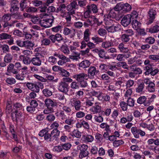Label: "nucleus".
Here are the masks:
<instances>
[{"instance_id": "nucleus-1", "label": "nucleus", "mask_w": 159, "mask_h": 159, "mask_svg": "<svg viewBox=\"0 0 159 159\" xmlns=\"http://www.w3.org/2000/svg\"><path fill=\"white\" fill-rule=\"evenodd\" d=\"M28 88L32 92L29 94L30 97L31 98H34L36 96V93H38L40 90V88H42L43 84L41 82H28L26 84Z\"/></svg>"}, {"instance_id": "nucleus-2", "label": "nucleus", "mask_w": 159, "mask_h": 159, "mask_svg": "<svg viewBox=\"0 0 159 159\" xmlns=\"http://www.w3.org/2000/svg\"><path fill=\"white\" fill-rule=\"evenodd\" d=\"M138 16V13L135 11H133L130 14L125 15L121 20V25L124 27L128 26L130 24L131 20L137 18Z\"/></svg>"}, {"instance_id": "nucleus-3", "label": "nucleus", "mask_w": 159, "mask_h": 159, "mask_svg": "<svg viewBox=\"0 0 159 159\" xmlns=\"http://www.w3.org/2000/svg\"><path fill=\"white\" fill-rule=\"evenodd\" d=\"M60 131L57 129H54L49 133L48 132L47 134L45 135L44 137V140L48 142H52L54 140H57L60 134Z\"/></svg>"}, {"instance_id": "nucleus-4", "label": "nucleus", "mask_w": 159, "mask_h": 159, "mask_svg": "<svg viewBox=\"0 0 159 159\" xmlns=\"http://www.w3.org/2000/svg\"><path fill=\"white\" fill-rule=\"evenodd\" d=\"M116 16V14L113 10H111L109 14L105 15L104 16V20L105 24L106 25H109L113 24L115 22L114 19Z\"/></svg>"}, {"instance_id": "nucleus-5", "label": "nucleus", "mask_w": 159, "mask_h": 159, "mask_svg": "<svg viewBox=\"0 0 159 159\" xmlns=\"http://www.w3.org/2000/svg\"><path fill=\"white\" fill-rule=\"evenodd\" d=\"M98 72L99 71L96 70L95 67L93 66H90L88 70L87 74V77L88 79H93Z\"/></svg>"}, {"instance_id": "nucleus-6", "label": "nucleus", "mask_w": 159, "mask_h": 159, "mask_svg": "<svg viewBox=\"0 0 159 159\" xmlns=\"http://www.w3.org/2000/svg\"><path fill=\"white\" fill-rule=\"evenodd\" d=\"M70 102L72 106L74 107L76 111L83 110V109L82 108V105L81 104V102L78 99L75 98L72 99Z\"/></svg>"}, {"instance_id": "nucleus-7", "label": "nucleus", "mask_w": 159, "mask_h": 159, "mask_svg": "<svg viewBox=\"0 0 159 159\" xmlns=\"http://www.w3.org/2000/svg\"><path fill=\"white\" fill-rule=\"evenodd\" d=\"M146 71L145 72L146 75L150 74L152 75H155L159 71V69L157 68L155 69L151 65H149L145 67Z\"/></svg>"}, {"instance_id": "nucleus-8", "label": "nucleus", "mask_w": 159, "mask_h": 159, "mask_svg": "<svg viewBox=\"0 0 159 159\" xmlns=\"http://www.w3.org/2000/svg\"><path fill=\"white\" fill-rule=\"evenodd\" d=\"M23 111H14L11 113V117L13 121L17 122L18 120L22 116Z\"/></svg>"}, {"instance_id": "nucleus-9", "label": "nucleus", "mask_w": 159, "mask_h": 159, "mask_svg": "<svg viewBox=\"0 0 159 159\" xmlns=\"http://www.w3.org/2000/svg\"><path fill=\"white\" fill-rule=\"evenodd\" d=\"M53 20L51 19H45L40 21V24L41 26L45 28L49 27L52 26Z\"/></svg>"}, {"instance_id": "nucleus-10", "label": "nucleus", "mask_w": 159, "mask_h": 159, "mask_svg": "<svg viewBox=\"0 0 159 159\" xmlns=\"http://www.w3.org/2000/svg\"><path fill=\"white\" fill-rule=\"evenodd\" d=\"M125 33L122 34L121 35L120 38L121 40H129L131 39L130 38L133 34V32L132 30L129 29L126 30L125 31Z\"/></svg>"}, {"instance_id": "nucleus-11", "label": "nucleus", "mask_w": 159, "mask_h": 159, "mask_svg": "<svg viewBox=\"0 0 159 159\" xmlns=\"http://www.w3.org/2000/svg\"><path fill=\"white\" fill-rule=\"evenodd\" d=\"M11 7L10 10L11 11L12 15H14L17 12V11L19 9L17 6L18 2L16 0H13L11 2Z\"/></svg>"}, {"instance_id": "nucleus-12", "label": "nucleus", "mask_w": 159, "mask_h": 159, "mask_svg": "<svg viewBox=\"0 0 159 159\" xmlns=\"http://www.w3.org/2000/svg\"><path fill=\"white\" fill-rule=\"evenodd\" d=\"M59 90L61 92L67 93L68 91V84L65 82H61L59 83Z\"/></svg>"}, {"instance_id": "nucleus-13", "label": "nucleus", "mask_w": 159, "mask_h": 159, "mask_svg": "<svg viewBox=\"0 0 159 159\" xmlns=\"http://www.w3.org/2000/svg\"><path fill=\"white\" fill-rule=\"evenodd\" d=\"M73 78L75 79L78 82L84 79L87 80L88 79L87 74L84 73L75 75L73 76Z\"/></svg>"}, {"instance_id": "nucleus-14", "label": "nucleus", "mask_w": 159, "mask_h": 159, "mask_svg": "<svg viewBox=\"0 0 159 159\" xmlns=\"http://www.w3.org/2000/svg\"><path fill=\"white\" fill-rule=\"evenodd\" d=\"M96 52L98 53L99 57L101 58L105 59H109L111 57L109 56H106V53L103 49H95Z\"/></svg>"}, {"instance_id": "nucleus-15", "label": "nucleus", "mask_w": 159, "mask_h": 159, "mask_svg": "<svg viewBox=\"0 0 159 159\" xmlns=\"http://www.w3.org/2000/svg\"><path fill=\"white\" fill-rule=\"evenodd\" d=\"M146 96H140L138 98L137 102L139 104L141 105L143 104L145 106L149 105V102H148V100Z\"/></svg>"}, {"instance_id": "nucleus-16", "label": "nucleus", "mask_w": 159, "mask_h": 159, "mask_svg": "<svg viewBox=\"0 0 159 159\" xmlns=\"http://www.w3.org/2000/svg\"><path fill=\"white\" fill-rule=\"evenodd\" d=\"M156 15V11L154 9H151L150 10L148 13V15L149 17L148 21V24H149L152 23L155 18V16Z\"/></svg>"}, {"instance_id": "nucleus-17", "label": "nucleus", "mask_w": 159, "mask_h": 159, "mask_svg": "<svg viewBox=\"0 0 159 159\" xmlns=\"http://www.w3.org/2000/svg\"><path fill=\"white\" fill-rule=\"evenodd\" d=\"M44 102L47 107L52 108L53 109H54L57 106V104L50 99L47 98L44 101Z\"/></svg>"}, {"instance_id": "nucleus-18", "label": "nucleus", "mask_w": 159, "mask_h": 159, "mask_svg": "<svg viewBox=\"0 0 159 159\" xmlns=\"http://www.w3.org/2000/svg\"><path fill=\"white\" fill-rule=\"evenodd\" d=\"M120 25H119L106 27L107 31L111 33H114L119 30L120 29Z\"/></svg>"}, {"instance_id": "nucleus-19", "label": "nucleus", "mask_w": 159, "mask_h": 159, "mask_svg": "<svg viewBox=\"0 0 159 159\" xmlns=\"http://www.w3.org/2000/svg\"><path fill=\"white\" fill-rule=\"evenodd\" d=\"M94 139L93 137L91 135H83L82 137L81 140L85 143L91 142Z\"/></svg>"}, {"instance_id": "nucleus-20", "label": "nucleus", "mask_w": 159, "mask_h": 159, "mask_svg": "<svg viewBox=\"0 0 159 159\" xmlns=\"http://www.w3.org/2000/svg\"><path fill=\"white\" fill-rule=\"evenodd\" d=\"M31 62L34 66H40L41 65V61L39 57H35L31 60Z\"/></svg>"}, {"instance_id": "nucleus-21", "label": "nucleus", "mask_w": 159, "mask_h": 159, "mask_svg": "<svg viewBox=\"0 0 159 159\" xmlns=\"http://www.w3.org/2000/svg\"><path fill=\"white\" fill-rule=\"evenodd\" d=\"M87 9L90 12L96 13L98 12V8L97 6L94 4L87 6Z\"/></svg>"}, {"instance_id": "nucleus-22", "label": "nucleus", "mask_w": 159, "mask_h": 159, "mask_svg": "<svg viewBox=\"0 0 159 159\" xmlns=\"http://www.w3.org/2000/svg\"><path fill=\"white\" fill-rule=\"evenodd\" d=\"M13 109L14 111H23L22 104L19 102H16L13 104Z\"/></svg>"}, {"instance_id": "nucleus-23", "label": "nucleus", "mask_w": 159, "mask_h": 159, "mask_svg": "<svg viewBox=\"0 0 159 159\" xmlns=\"http://www.w3.org/2000/svg\"><path fill=\"white\" fill-rule=\"evenodd\" d=\"M53 55L55 56L58 57L60 59L63 61H65V62H70V60L69 58H67L63 54H60L59 53H55Z\"/></svg>"}, {"instance_id": "nucleus-24", "label": "nucleus", "mask_w": 159, "mask_h": 159, "mask_svg": "<svg viewBox=\"0 0 159 159\" xmlns=\"http://www.w3.org/2000/svg\"><path fill=\"white\" fill-rule=\"evenodd\" d=\"M90 65V62L87 60H85L80 64L79 67L84 69L89 67Z\"/></svg>"}, {"instance_id": "nucleus-25", "label": "nucleus", "mask_w": 159, "mask_h": 159, "mask_svg": "<svg viewBox=\"0 0 159 159\" xmlns=\"http://www.w3.org/2000/svg\"><path fill=\"white\" fill-rule=\"evenodd\" d=\"M144 84L143 82H142L140 84H138L137 87L136 88V91L138 93H140L143 92L144 88Z\"/></svg>"}, {"instance_id": "nucleus-26", "label": "nucleus", "mask_w": 159, "mask_h": 159, "mask_svg": "<svg viewBox=\"0 0 159 159\" xmlns=\"http://www.w3.org/2000/svg\"><path fill=\"white\" fill-rule=\"evenodd\" d=\"M141 24L139 22L135 19L133 20L132 22V27L136 30H137L140 28Z\"/></svg>"}, {"instance_id": "nucleus-27", "label": "nucleus", "mask_w": 159, "mask_h": 159, "mask_svg": "<svg viewBox=\"0 0 159 159\" xmlns=\"http://www.w3.org/2000/svg\"><path fill=\"white\" fill-rule=\"evenodd\" d=\"M86 103V106H91L94 103H96L94 100V98L92 96L89 97L87 99Z\"/></svg>"}, {"instance_id": "nucleus-28", "label": "nucleus", "mask_w": 159, "mask_h": 159, "mask_svg": "<svg viewBox=\"0 0 159 159\" xmlns=\"http://www.w3.org/2000/svg\"><path fill=\"white\" fill-rule=\"evenodd\" d=\"M13 56L11 53L7 54L4 57V61L6 63H10L12 59Z\"/></svg>"}, {"instance_id": "nucleus-29", "label": "nucleus", "mask_w": 159, "mask_h": 159, "mask_svg": "<svg viewBox=\"0 0 159 159\" xmlns=\"http://www.w3.org/2000/svg\"><path fill=\"white\" fill-rule=\"evenodd\" d=\"M131 131L135 138H138L139 137V129L136 127H132L131 129Z\"/></svg>"}, {"instance_id": "nucleus-30", "label": "nucleus", "mask_w": 159, "mask_h": 159, "mask_svg": "<svg viewBox=\"0 0 159 159\" xmlns=\"http://www.w3.org/2000/svg\"><path fill=\"white\" fill-rule=\"evenodd\" d=\"M49 38L51 40H62L63 38L61 35L59 34H56L55 35H52L50 36Z\"/></svg>"}, {"instance_id": "nucleus-31", "label": "nucleus", "mask_w": 159, "mask_h": 159, "mask_svg": "<svg viewBox=\"0 0 159 159\" xmlns=\"http://www.w3.org/2000/svg\"><path fill=\"white\" fill-rule=\"evenodd\" d=\"M20 57L21 59H23V62L25 64L28 65L30 64L31 62V60L28 57L21 56Z\"/></svg>"}, {"instance_id": "nucleus-32", "label": "nucleus", "mask_w": 159, "mask_h": 159, "mask_svg": "<svg viewBox=\"0 0 159 159\" xmlns=\"http://www.w3.org/2000/svg\"><path fill=\"white\" fill-rule=\"evenodd\" d=\"M155 84L153 82H150L147 86V89L150 92H153L155 91Z\"/></svg>"}, {"instance_id": "nucleus-33", "label": "nucleus", "mask_w": 159, "mask_h": 159, "mask_svg": "<svg viewBox=\"0 0 159 159\" xmlns=\"http://www.w3.org/2000/svg\"><path fill=\"white\" fill-rule=\"evenodd\" d=\"M70 87L73 89H77L79 88L80 84L77 81H72L70 84Z\"/></svg>"}, {"instance_id": "nucleus-34", "label": "nucleus", "mask_w": 159, "mask_h": 159, "mask_svg": "<svg viewBox=\"0 0 159 159\" xmlns=\"http://www.w3.org/2000/svg\"><path fill=\"white\" fill-rule=\"evenodd\" d=\"M59 74L62 76L66 77H69L70 76V73L66 70L61 68L60 71L59 72Z\"/></svg>"}, {"instance_id": "nucleus-35", "label": "nucleus", "mask_w": 159, "mask_h": 159, "mask_svg": "<svg viewBox=\"0 0 159 159\" xmlns=\"http://www.w3.org/2000/svg\"><path fill=\"white\" fill-rule=\"evenodd\" d=\"M32 28L33 29H30V31L33 33V36L35 37H38V35L37 34L34 33L35 32V30H40V27L38 25H34L32 26Z\"/></svg>"}, {"instance_id": "nucleus-36", "label": "nucleus", "mask_w": 159, "mask_h": 159, "mask_svg": "<svg viewBox=\"0 0 159 159\" xmlns=\"http://www.w3.org/2000/svg\"><path fill=\"white\" fill-rule=\"evenodd\" d=\"M62 150H64L67 151L70 150L72 146L71 144L70 143H66L64 144H61Z\"/></svg>"}, {"instance_id": "nucleus-37", "label": "nucleus", "mask_w": 159, "mask_h": 159, "mask_svg": "<svg viewBox=\"0 0 159 159\" xmlns=\"http://www.w3.org/2000/svg\"><path fill=\"white\" fill-rule=\"evenodd\" d=\"M159 31V26L155 25L149 29V31L151 33H157Z\"/></svg>"}, {"instance_id": "nucleus-38", "label": "nucleus", "mask_w": 159, "mask_h": 159, "mask_svg": "<svg viewBox=\"0 0 159 159\" xmlns=\"http://www.w3.org/2000/svg\"><path fill=\"white\" fill-rule=\"evenodd\" d=\"M135 84L134 80L129 79L127 80L125 83V85L127 88H130L132 87Z\"/></svg>"}, {"instance_id": "nucleus-39", "label": "nucleus", "mask_w": 159, "mask_h": 159, "mask_svg": "<svg viewBox=\"0 0 159 159\" xmlns=\"http://www.w3.org/2000/svg\"><path fill=\"white\" fill-rule=\"evenodd\" d=\"M66 6L64 4H61L57 9V11L58 12H60L62 14L65 12V9Z\"/></svg>"}, {"instance_id": "nucleus-40", "label": "nucleus", "mask_w": 159, "mask_h": 159, "mask_svg": "<svg viewBox=\"0 0 159 159\" xmlns=\"http://www.w3.org/2000/svg\"><path fill=\"white\" fill-rule=\"evenodd\" d=\"M61 50L66 54H68L70 52V51L67 47L64 45H62L61 46Z\"/></svg>"}, {"instance_id": "nucleus-41", "label": "nucleus", "mask_w": 159, "mask_h": 159, "mask_svg": "<svg viewBox=\"0 0 159 159\" xmlns=\"http://www.w3.org/2000/svg\"><path fill=\"white\" fill-rule=\"evenodd\" d=\"M131 8V6L127 3H123V11H130Z\"/></svg>"}, {"instance_id": "nucleus-42", "label": "nucleus", "mask_w": 159, "mask_h": 159, "mask_svg": "<svg viewBox=\"0 0 159 159\" xmlns=\"http://www.w3.org/2000/svg\"><path fill=\"white\" fill-rule=\"evenodd\" d=\"M34 45V44L30 42V40L25 41L24 47H26L27 48L30 49V48L32 47Z\"/></svg>"}, {"instance_id": "nucleus-43", "label": "nucleus", "mask_w": 159, "mask_h": 159, "mask_svg": "<svg viewBox=\"0 0 159 159\" xmlns=\"http://www.w3.org/2000/svg\"><path fill=\"white\" fill-rule=\"evenodd\" d=\"M44 95L46 97H50L52 95V92L48 89H46L43 91Z\"/></svg>"}, {"instance_id": "nucleus-44", "label": "nucleus", "mask_w": 159, "mask_h": 159, "mask_svg": "<svg viewBox=\"0 0 159 159\" xmlns=\"http://www.w3.org/2000/svg\"><path fill=\"white\" fill-rule=\"evenodd\" d=\"M11 36L10 35L5 33L0 34V39H10Z\"/></svg>"}, {"instance_id": "nucleus-45", "label": "nucleus", "mask_w": 159, "mask_h": 159, "mask_svg": "<svg viewBox=\"0 0 159 159\" xmlns=\"http://www.w3.org/2000/svg\"><path fill=\"white\" fill-rule=\"evenodd\" d=\"M72 136H74L77 138H80L81 136V133L78 130H74L72 133Z\"/></svg>"}, {"instance_id": "nucleus-46", "label": "nucleus", "mask_w": 159, "mask_h": 159, "mask_svg": "<svg viewBox=\"0 0 159 159\" xmlns=\"http://www.w3.org/2000/svg\"><path fill=\"white\" fill-rule=\"evenodd\" d=\"M88 147L87 145L83 144L81 145L78 146L77 147V149L78 150H80V152L87 150Z\"/></svg>"}, {"instance_id": "nucleus-47", "label": "nucleus", "mask_w": 159, "mask_h": 159, "mask_svg": "<svg viewBox=\"0 0 159 159\" xmlns=\"http://www.w3.org/2000/svg\"><path fill=\"white\" fill-rule=\"evenodd\" d=\"M89 154V153L88 150L81 152L79 155V157L82 159L83 157L88 156Z\"/></svg>"}, {"instance_id": "nucleus-48", "label": "nucleus", "mask_w": 159, "mask_h": 159, "mask_svg": "<svg viewBox=\"0 0 159 159\" xmlns=\"http://www.w3.org/2000/svg\"><path fill=\"white\" fill-rule=\"evenodd\" d=\"M123 3H117L114 8V10L116 11H119L123 10Z\"/></svg>"}, {"instance_id": "nucleus-49", "label": "nucleus", "mask_w": 159, "mask_h": 159, "mask_svg": "<svg viewBox=\"0 0 159 159\" xmlns=\"http://www.w3.org/2000/svg\"><path fill=\"white\" fill-rule=\"evenodd\" d=\"M90 34V30L88 29H87L85 30L84 32V40L88 39L89 40V36Z\"/></svg>"}, {"instance_id": "nucleus-50", "label": "nucleus", "mask_w": 159, "mask_h": 159, "mask_svg": "<svg viewBox=\"0 0 159 159\" xmlns=\"http://www.w3.org/2000/svg\"><path fill=\"white\" fill-rule=\"evenodd\" d=\"M91 94L92 96L97 97L99 100H102L101 99L102 98V93L100 92H96L94 91L91 92Z\"/></svg>"}, {"instance_id": "nucleus-51", "label": "nucleus", "mask_w": 159, "mask_h": 159, "mask_svg": "<svg viewBox=\"0 0 159 159\" xmlns=\"http://www.w3.org/2000/svg\"><path fill=\"white\" fill-rule=\"evenodd\" d=\"M108 65L104 64H101L99 66L100 70L103 71H107L108 70Z\"/></svg>"}, {"instance_id": "nucleus-52", "label": "nucleus", "mask_w": 159, "mask_h": 159, "mask_svg": "<svg viewBox=\"0 0 159 159\" xmlns=\"http://www.w3.org/2000/svg\"><path fill=\"white\" fill-rule=\"evenodd\" d=\"M94 119L96 122L99 123L102 122L103 120V117L100 115V114H98V115L95 116Z\"/></svg>"}, {"instance_id": "nucleus-53", "label": "nucleus", "mask_w": 159, "mask_h": 159, "mask_svg": "<svg viewBox=\"0 0 159 159\" xmlns=\"http://www.w3.org/2000/svg\"><path fill=\"white\" fill-rule=\"evenodd\" d=\"M11 19V15L10 14L4 15L2 17V20L7 22Z\"/></svg>"}, {"instance_id": "nucleus-54", "label": "nucleus", "mask_w": 159, "mask_h": 159, "mask_svg": "<svg viewBox=\"0 0 159 159\" xmlns=\"http://www.w3.org/2000/svg\"><path fill=\"white\" fill-rule=\"evenodd\" d=\"M54 109L52 108L47 107L43 111V113L46 114H48L53 112L54 111Z\"/></svg>"}, {"instance_id": "nucleus-55", "label": "nucleus", "mask_w": 159, "mask_h": 159, "mask_svg": "<svg viewBox=\"0 0 159 159\" xmlns=\"http://www.w3.org/2000/svg\"><path fill=\"white\" fill-rule=\"evenodd\" d=\"M6 82L9 84H14L16 83L15 79L13 78H8L6 80Z\"/></svg>"}, {"instance_id": "nucleus-56", "label": "nucleus", "mask_w": 159, "mask_h": 159, "mask_svg": "<svg viewBox=\"0 0 159 159\" xmlns=\"http://www.w3.org/2000/svg\"><path fill=\"white\" fill-rule=\"evenodd\" d=\"M128 105L127 103H126L124 101L120 103L121 107L123 111H125L127 110Z\"/></svg>"}, {"instance_id": "nucleus-57", "label": "nucleus", "mask_w": 159, "mask_h": 159, "mask_svg": "<svg viewBox=\"0 0 159 159\" xmlns=\"http://www.w3.org/2000/svg\"><path fill=\"white\" fill-rule=\"evenodd\" d=\"M32 4L35 7H38L41 5L42 2L41 1L38 0H34L32 2Z\"/></svg>"}, {"instance_id": "nucleus-58", "label": "nucleus", "mask_w": 159, "mask_h": 159, "mask_svg": "<svg viewBox=\"0 0 159 159\" xmlns=\"http://www.w3.org/2000/svg\"><path fill=\"white\" fill-rule=\"evenodd\" d=\"M80 84V86L82 88H85L88 86L87 81L84 80L79 82Z\"/></svg>"}, {"instance_id": "nucleus-59", "label": "nucleus", "mask_w": 159, "mask_h": 159, "mask_svg": "<svg viewBox=\"0 0 159 159\" xmlns=\"http://www.w3.org/2000/svg\"><path fill=\"white\" fill-rule=\"evenodd\" d=\"M55 116L53 114H49L48 115L46 118V119L49 121H53L55 119Z\"/></svg>"}, {"instance_id": "nucleus-60", "label": "nucleus", "mask_w": 159, "mask_h": 159, "mask_svg": "<svg viewBox=\"0 0 159 159\" xmlns=\"http://www.w3.org/2000/svg\"><path fill=\"white\" fill-rule=\"evenodd\" d=\"M95 137L98 142H100L103 139L102 135L98 133L96 134Z\"/></svg>"}, {"instance_id": "nucleus-61", "label": "nucleus", "mask_w": 159, "mask_h": 159, "mask_svg": "<svg viewBox=\"0 0 159 159\" xmlns=\"http://www.w3.org/2000/svg\"><path fill=\"white\" fill-rule=\"evenodd\" d=\"M127 104L130 107H133L134 104V100L132 98H129L127 101Z\"/></svg>"}, {"instance_id": "nucleus-62", "label": "nucleus", "mask_w": 159, "mask_h": 159, "mask_svg": "<svg viewBox=\"0 0 159 159\" xmlns=\"http://www.w3.org/2000/svg\"><path fill=\"white\" fill-rule=\"evenodd\" d=\"M37 9L34 7H29L26 9V11L28 12L34 13L37 11Z\"/></svg>"}, {"instance_id": "nucleus-63", "label": "nucleus", "mask_w": 159, "mask_h": 159, "mask_svg": "<svg viewBox=\"0 0 159 159\" xmlns=\"http://www.w3.org/2000/svg\"><path fill=\"white\" fill-rule=\"evenodd\" d=\"M78 4L80 7H84L86 5L85 0H78Z\"/></svg>"}, {"instance_id": "nucleus-64", "label": "nucleus", "mask_w": 159, "mask_h": 159, "mask_svg": "<svg viewBox=\"0 0 159 159\" xmlns=\"http://www.w3.org/2000/svg\"><path fill=\"white\" fill-rule=\"evenodd\" d=\"M148 58L153 60H159V56L156 55H150L149 56Z\"/></svg>"}]
</instances>
